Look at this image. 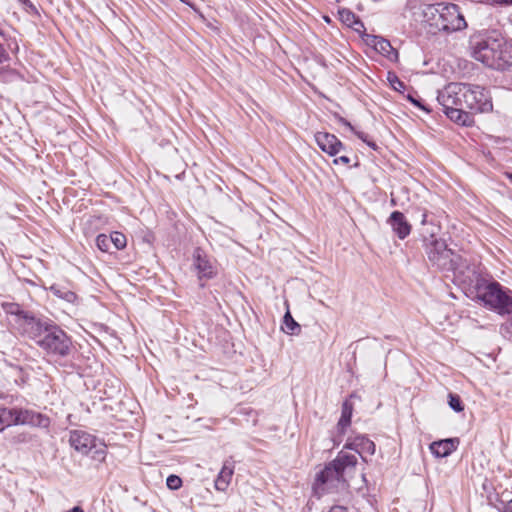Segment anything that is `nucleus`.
<instances>
[{"label":"nucleus","mask_w":512,"mask_h":512,"mask_svg":"<svg viewBox=\"0 0 512 512\" xmlns=\"http://www.w3.org/2000/svg\"><path fill=\"white\" fill-rule=\"evenodd\" d=\"M471 56L484 66L497 71H512V43L497 31L473 37Z\"/></svg>","instance_id":"1"},{"label":"nucleus","mask_w":512,"mask_h":512,"mask_svg":"<svg viewBox=\"0 0 512 512\" xmlns=\"http://www.w3.org/2000/svg\"><path fill=\"white\" fill-rule=\"evenodd\" d=\"M420 10L421 21L433 33L449 34L467 28V22L460 7L454 3L426 4L421 6Z\"/></svg>","instance_id":"2"},{"label":"nucleus","mask_w":512,"mask_h":512,"mask_svg":"<svg viewBox=\"0 0 512 512\" xmlns=\"http://www.w3.org/2000/svg\"><path fill=\"white\" fill-rule=\"evenodd\" d=\"M477 298L485 306L501 315L512 313V291L503 288L498 282L481 281L476 285Z\"/></svg>","instance_id":"3"},{"label":"nucleus","mask_w":512,"mask_h":512,"mask_svg":"<svg viewBox=\"0 0 512 512\" xmlns=\"http://www.w3.org/2000/svg\"><path fill=\"white\" fill-rule=\"evenodd\" d=\"M425 252L432 263L440 270L454 271L460 261V256L447 247L444 240L438 239L433 235L425 239Z\"/></svg>","instance_id":"4"},{"label":"nucleus","mask_w":512,"mask_h":512,"mask_svg":"<svg viewBox=\"0 0 512 512\" xmlns=\"http://www.w3.org/2000/svg\"><path fill=\"white\" fill-rule=\"evenodd\" d=\"M347 487V479H344L331 462L316 474L313 484V490L318 496L325 493L345 490Z\"/></svg>","instance_id":"5"},{"label":"nucleus","mask_w":512,"mask_h":512,"mask_svg":"<svg viewBox=\"0 0 512 512\" xmlns=\"http://www.w3.org/2000/svg\"><path fill=\"white\" fill-rule=\"evenodd\" d=\"M38 346L48 354L65 357L70 353L72 343L69 336L60 327L52 324L44 338L39 340Z\"/></svg>","instance_id":"6"},{"label":"nucleus","mask_w":512,"mask_h":512,"mask_svg":"<svg viewBox=\"0 0 512 512\" xmlns=\"http://www.w3.org/2000/svg\"><path fill=\"white\" fill-rule=\"evenodd\" d=\"M70 445L79 453L87 455L94 450V459H103L105 455V446L99 442L95 436L82 431L73 430L69 436Z\"/></svg>","instance_id":"7"},{"label":"nucleus","mask_w":512,"mask_h":512,"mask_svg":"<svg viewBox=\"0 0 512 512\" xmlns=\"http://www.w3.org/2000/svg\"><path fill=\"white\" fill-rule=\"evenodd\" d=\"M464 107L472 113H486L493 109L492 99L488 91L478 85L466 84Z\"/></svg>","instance_id":"8"},{"label":"nucleus","mask_w":512,"mask_h":512,"mask_svg":"<svg viewBox=\"0 0 512 512\" xmlns=\"http://www.w3.org/2000/svg\"><path fill=\"white\" fill-rule=\"evenodd\" d=\"M51 325L52 323L50 322L42 321L28 314L27 316H22L16 329L23 336L35 341V343L39 345V340L44 338L45 333H47Z\"/></svg>","instance_id":"9"},{"label":"nucleus","mask_w":512,"mask_h":512,"mask_svg":"<svg viewBox=\"0 0 512 512\" xmlns=\"http://www.w3.org/2000/svg\"><path fill=\"white\" fill-rule=\"evenodd\" d=\"M465 83H450L439 92L437 100L443 108L464 107Z\"/></svg>","instance_id":"10"},{"label":"nucleus","mask_w":512,"mask_h":512,"mask_svg":"<svg viewBox=\"0 0 512 512\" xmlns=\"http://www.w3.org/2000/svg\"><path fill=\"white\" fill-rule=\"evenodd\" d=\"M17 425H27L33 428L48 430L51 425L49 416L28 408H17Z\"/></svg>","instance_id":"11"},{"label":"nucleus","mask_w":512,"mask_h":512,"mask_svg":"<svg viewBox=\"0 0 512 512\" xmlns=\"http://www.w3.org/2000/svg\"><path fill=\"white\" fill-rule=\"evenodd\" d=\"M365 43L373 48L376 52L384 56L391 62H397L399 55L395 48L392 47L391 43L381 37L376 35L367 34L364 38Z\"/></svg>","instance_id":"12"},{"label":"nucleus","mask_w":512,"mask_h":512,"mask_svg":"<svg viewBox=\"0 0 512 512\" xmlns=\"http://www.w3.org/2000/svg\"><path fill=\"white\" fill-rule=\"evenodd\" d=\"M357 462L356 454L345 450V448L339 451L335 459L331 461L332 465L347 480L355 472Z\"/></svg>","instance_id":"13"},{"label":"nucleus","mask_w":512,"mask_h":512,"mask_svg":"<svg viewBox=\"0 0 512 512\" xmlns=\"http://www.w3.org/2000/svg\"><path fill=\"white\" fill-rule=\"evenodd\" d=\"M314 137L318 147L330 156H336L345 151L343 143L333 134L317 132Z\"/></svg>","instance_id":"14"},{"label":"nucleus","mask_w":512,"mask_h":512,"mask_svg":"<svg viewBox=\"0 0 512 512\" xmlns=\"http://www.w3.org/2000/svg\"><path fill=\"white\" fill-rule=\"evenodd\" d=\"M193 266L197 275L202 278H213L216 275L215 265L208 259L207 255L200 248H196L193 253Z\"/></svg>","instance_id":"15"},{"label":"nucleus","mask_w":512,"mask_h":512,"mask_svg":"<svg viewBox=\"0 0 512 512\" xmlns=\"http://www.w3.org/2000/svg\"><path fill=\"white\" fill-rule=\"evenodd\" d=\"M345 449L353 450L354 453L359 455L366 461V455H373L375 453V443L365 436H357L352 441H349L344 446Z\"/></svg>","instance_id":"16"},{"label":"nucleus","mask_w":512,"mask_h":512,"mask_svg":"<svg viewBox=\"0 0 512 512\" xmlns=\"http://www.w3.org/2000/svg\"><path fill=\"white\" fill-rule=\"evenodd\" d=\"M387 223L401 240L405 239L411 233L412 227L402 212H392L387 219Z\"/></svg>","instance_id":"17"},{"label":"nucleus","mask_w":512,"mask_h":512,"mask_svg":"<svg viewBox=\"0 0 512 512\" xmlns=\"http://www.w3.org/2000/svg\"><path fill=\"white\" fill-rule=\"evenodd\" d=\"M459 444L457 438H447L434 441L429 445L430 452L437 458H444L453 453Z\"/></svg>","instance_id":"18"},{"label":"nucleus","mask_w":512,"mask_h":512,"mask_svg":"<svg viewBox=\"0 0 512 512\" xmlns=\"http://www.w3.org/2000/svg\"><path fill=\"white\" fill-rule=\"evenodd\" d=\"M234 462L231 460H226L223 463V466L215 480V489L221 492L227 490L230 485L232 476L234 474Z\"/></svg>","instance_id":"19"},{"label":"nucleus","mask_w":512,"mask_h":512,"mask_svg":"<svg viewBox=\"0 0 512 512\" xmlns=\"http://www.w3.org/2000/svg\"><path fill=\"white\" fill-rule=\"evenodd\" d=\"M465 109V107L443 108V112L455 123L471 126L474 123V119L471 113L465 111Z\"/></svg>","instance_id":"20"},{"label":"nucleus","mask_w":512,"mask_h":512,"mask_svg":"<svg viewBox=\"0 0 512 512\" xmlns=\"http://www.w3.org/2000/svg\"><path fill=\"white\" fill-rule=\"evenodd\" d=\"M17 408H6L0 406V432L7 427L17 425Z\"/></svg>","instance_id":"21"},{"label":"nucleus","mask_w":512,"mask_h":512,"mask_svg":"<svg viewBox=\"0 0 512 512\" xmlns=\"http://www.w3.org/2000/svg\"><path fill=\"white\" fill-rule=\"evenodd\" d=\"M352 412V403H350L349 401H345L342 404L341 417L338 421V428L341 430V432H344V430L350 425Z\"/></svg>","instance_id":"22"},{"label":"nucleus","mask_w":512,"mask_h":512,"mask_svg":"<svg viewBox=\"0 0 512 512\" xmlns=\"http://www.w3.org/2000/svg\"><path fill=\"white\" fill-rule=\"evenodd\" d=\"M50 291L53 293V295L65 300L68 303H74L77 300V295L73 291L65 287H61L59 285H52L50 287Z\"/></svg>","instance_id":"23"},{"label":"nucleus","mask_w":512,"mask_h":512,"mask_svg":"<svg viewBox=\"0 0 512 512\" xmlns=\"http://www.w3.org/2000/svg\"><path fill=\"white\" fill-rule=\"evenodd\" d=\"M281 329L284 333L289 335H297L301 330L300 325L293 319L289 311H287L283 317Z\"/></svg>","instance_id":"24"},{"label":"nucleus","mask_w":512,"mask_h":512,"mask_svg":"<svg viewBox=\"0 0 512 512\" xmlns=\"http://www.w3.org/2000/svg\"><path fill=\"white\" fill-rule=\"evenodd\" d=\"M2 308L7 314L15 317L14 322L16 327L19 325L22 316L28 315V313L24 312L17 303H3Z\"/></svg>","instance_id":"25"},{"label":"nucleus","mask_w":512,"mask_h":512,"mask_svg":"<svg viewBox=\"0 0 512 512\" xmlns=\"http://www.w3.org/2000/svg\"><path fill=\"white\" fill-rule=\"evenodd\" d=\"M340 122H341L344 126H346L347 128H349L352 132H354V133H355V135H356L359 139H361L363 142H365L369 147H371L372 149L376 150V148H377V147H376V144H375L373 141H371V140H369V139H368L369 137H368V135H367L366 133H364V132H360V131H356V130H355V128L351 125V123H350V122H348L347 120L343 119V118H341Z\"/></svg>","instance_id":"26"},{"label":"nucleus","mask_w":512,"mask_h":512,"mask_svg":"<svg viewBox=\"0 0 512 512\" xmlns=\"http://www.w3.org/2000/svg\"><path fill=\"white\" fill-rule=\"evenodd\" d=\"M387 81L389 82L391 88L394 89L395 91H398L400 93L404 92L406 86L394 72L389 71L387 73Z\"/></svg>","instance_id":"27"},{"label":"nucleus","mask_w":512,"mask_h":512,"mask_svg":"<svg viewBox=\"0 0 512 512\" xmlns=\"http://www.w3.org/2000/svg\"><path fill=\"white\" fill-rule=\"evenodd\" d=\"M340 16H341L342 21L345 22L348 26L359 25V26L363 27V23L361 21H359L356 18L355 14L349 10H345V9L342 10L340 12Z\"/></svg>","instance_id":"28"},{"label":"nucleus","mask_w":512,"mask_h":512,"mask_svg":"<svg viewBox=\"0 0 512 512\" xmlns=\"http://www.w3.org/2000/svg\"><path fill=\"white\" fill-rule=\"evenodd\" d=\"M111 244L115 246L116 249H123L126 246V237L121 232H113L110 235Z\"/></svg>","instance_id":"29"},{"label":"nucleus","mask_w":512,"mask_h":512,"mask_svg":"<svg viewBox=\"0 0 512 512\" xmlns=\"http://www.w3.org/2000/svg\"><path fill=\"white\" fill-rule=\"evenodd\" d=\"M96 246L102 252H108L111 246L110 236L105 234H100L96 238Z\"/></svg>","instance_id":"30"},{"label":"nucleus","mask_w":512,"mask_h":512,"mask_svg":"<svg viewBox=\"0 0 512 512\" xmlns=\"http://www.w3.org/2000/svg\"><path fill=\"white\" fill-rule=\"evenodd\" d=\"M448 404L452 410L455 412H462L464 410V406L460 397L457 394L450 393Z\"/></svg>","instance_id":"31"},{"label":"nucleus","mask_w":512,"mask_h":512,"mask_svg":"<svg viewBox=\"0 0 512 512\" xmlns=\"http://www.w3.org/2000/svg\"><path fill=\"white\" fill-rule=\"evenodd\" d=\"M166 485L171 490H177L182 486V480L177 475H170L166 479Z\"/></svg>","instance_id":"32"},{"label":"nucleus","mask_w":512,"mask_h":512,"mask_svg":"<svg viewBox=\"0 0 512 512\" xmlns=\"http://www.w3.org/2000/svg\"><path fill=\"white\" fill-rule=\"evenodd\" d=\"M501 334L512 342V318L503 324L500 328Z\"/></svg>","instance_id":"33"},{"label":"nucleus","mask_w":512,"mask_h":512,"mask_svg":"<svg viewBox=\"0 0 512 512\" xmlns=\"http://www.w3.org/2000/svg\"><path fill=\"white\" fill-rule=\"evenodd\" d=\"M333 163L335 165H338V164L348 165L350 163V158L346 155H342L340 157L335 158L333 160Z\"/></svg>","instance_id":"34"},{"label":"nucleus","mask_w":512,"mask_h":512,"mask_svg":"<svg viewBox=\"0 0 512 512\" xmlns=\"http://www.w3.org/2000/svg\"><path fill=\"white\" fill-rule=\"evenodd\" d=\"M501 498H504V493L501 494ZM504 505V512H512V498L511 499H501Z\"/></svg>","instance_id":"35"},{"label":"nucleus","mask_w":512,"mask_h":512,"mask_svg":"<svg viewBox=\"0 0 512 512\" xmlns=\"http://www.w3.org/2000/svg\"><path fill=\"white\" fill-rule=\"evenodd\" d=\"M407 99H408V100H409L413 105H415V106H417V107H419V108H421V109H423V110H425V111H427V112H429V111H430L427 107H425L424 105H422V104H421L417 99H415L413 96H411V95H407Z\"/></svg>","instance_id":"36"},{"label":"nucleus","mask_w":512,"mask_h":512,"mask_svg":"<svg viewBox=\"0 0 512 512\" xmlns=\"http://www.w3.org/2000/svg\"><path fill=\"white\" fill-rule=\"evenodd\" d=\"M9 60V54L3 47V45L0 44V64L4 63Z\"/></svg>","instance_id":"37"},{"label":"nucleus","mask_w":512,"mask_h":512,"mask_svg":"<svg viewBox=\"0 0 512 512\" xmlns=\"http://www.w3.org/2000/svg\"><path fill=\"white\" fill-rule=\"evenodd\" d=\"M328 512H349L348 509L341 505H336L330 508Z\"/></svg>","instance_id":"38"},{"label":"nucleus","mask_w":512,"mask_h":512,"mask_svg":"<svg viewBox=\"0 0 512 512\" xmlns=\"http://www.w3.org/2000/svg\"><path fill=\"white\" fill-rule=\"evenodd\" d=\"M19 2L23 3L24 5H27L29 7H33L32 3L29 0H18Z\"/></svg>","instance_id":"39"},{"label":"nucleus","mask_w":512,"mask_h":512,"mask_svg":"<svg viewBox=\"0 0 512 512\" xmlns=\"http://www.w3.org/2000/svg\"><path fill=\"white\" fill-rule=\"evenodd\" d=\"M67 512H84L80 507H74Z\"/></svg>","instance_id":"40"},{"label":"nucleus","mask_w":512,"mask_h":512,"mask_svg":"<svg viewBox=\"0 0 512 512\" xmlns=\"http://www.w3.org/2000/svg\"><path fill=\"white\" fill-rule=\"evenodd\" d=\"M426 222H427V214H426V212H424L423 216H422L421 223L424 225V224H426Z\"/></svg>","instance_id":"41"},{"label":"nucleus","mask_w":512,"mask_h":512,"mask_svg":"<svg viewBox=\"0 0 512 512\" xmlns=\"http://www.w3.org/2000/svg\"><path fill=\"white\" fill-rule=\"evenodd\" d=\"M6 73V70L0 69V80L4 78V74Z\"/></svg>","instance_id":"42"},{"label":"nucleus","mask_w":512,"mask_h":512,"mask_svg":"<svg viewBox=\"0 0 512 512\" xmlns=\"http://www.w3.org/2000/svg\"><path fill=\"white\" fill-rule=\"evenodd\" d=\"M506 177L509 179V181L512 183V173H506Z\"/></svg>","instance_id":"43"},{"label":"nucleus","mask_w":512,"mask_h":512,"mask_svg":"<svg viewBox=\"0 0 512 512\" xmlns=\"http://www.w3.org/2000/svg\"><path fill=\"white\" fill-rule=\"evenodd\" d=\"M324 20L329 23L330 22V18L328 16H324Z\"/></svg>","instance_id":"44"},{"label":"nucleus","mask_w":512,"mask_h":512,"mask_svg":"<svg viewBox=\"0 0 512 512\" xmlns=\"http://www.w3.org/2000/svg\"><path fill=\"white\" fill-rule=\"evenodd\" d=\"M3 34V30L0 28V36H2Z\"/></svg>","instance_id":"45"},{"label":"nucleus","mask_w":512,"mask_h":512,"mask_svg":"<svg viewBox=\"0 0 512 512\" xmlns=\"http://www.w3.org/2000/svg\"><path fill=\"white\" fill-rule=\"evenodd\" d=\"M181 2L187 3L185 0H180Z\"/></svg>","instance_id":"46"}]
</instances>
